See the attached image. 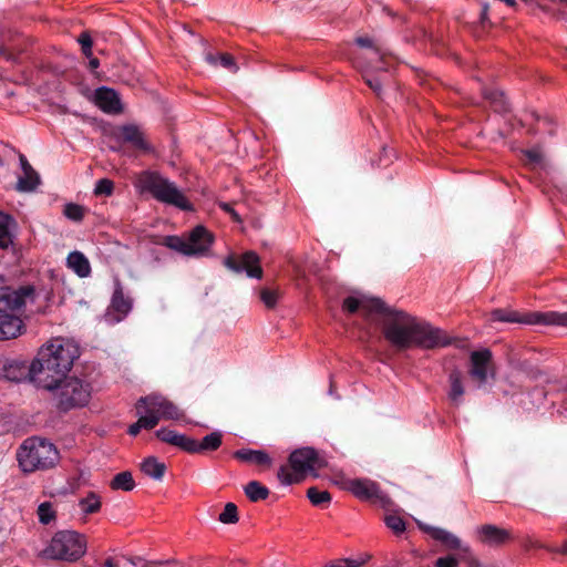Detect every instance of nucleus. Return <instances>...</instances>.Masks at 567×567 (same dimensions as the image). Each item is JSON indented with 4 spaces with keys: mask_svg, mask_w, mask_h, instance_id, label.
<instances>
[{
    "mask_svg": "<svg viewBox=\"0 0 567 567\" xmlns=\"http://www.w3.org/2000/svg\"><path fill=\"white\" fill-rule=\"evenodd\" d=\"M380 327L383 338L396 351L413 348L434 349L451 344L446 332L411 313L385 306Z\"/></svg>",
    "mask_w": 567,
    "mask_h": 567,
    "instance_id": "f257e3e1",
    "label": "nucleus"
},
{
    "mask_svg": "<svg viewBox=\"0 0 567 567\" xmlns=\"http://www.w3.org/2000/svg\"><path fill=\"white\" fill-rule=\"evenodd\" d=\"M40 296L31 284L0 288V340L20 337L25 332V317L45 312L48 305L39 302Z\"/></svg>",
    "mask_w": 567,
    "mask_h": 567,
    "instance_id": "f03ea898",
    "label": "nucleus"
},
{
    "mask_svg": "<svg viewBox=\"0 0 567 567\" xmlns=\"http://www.w3.org/2000/svg\"><path fill=\"white\" fill-rule=\"evenodd\" d=\"M79 355V347L73 341L63 338L52 339L41 348L38 358L31 363V379L39 388L54 391Z\"/></svg>",
    "mask_w": 567,
    "mask_h": 567,
    "instance_id": "7ed1b4c3",
    "label": "nucleus"
},
{
    "mask_svg": "<svg viewBox=\"0 0 567 567\" xmlns=\"http://www.w3.org/2000/svg\"><path fill=\"white\" fill-rule=\"evenodd\" d=\"M17 460L24 474L37 471H48L60 462L58 447L47 439L39 436L28 437L17 451Z\"/></svg>",
    "mask_w": 567,
    "mask_h": 567,
    "instance_id": "20e7f679",
    "label": "nucleus"
},
{
    "mask_svg": "<svg viewBox=\"0 0 567 567\" xmlns=\"http://www.w3.org/2000/svg\"><path fill=\"white\" fill-rule=\"evenodd\" d=\"M135 187L140 193H148L159 203L176 207L181 210L190 212L194 209L192 203L177 185L158 172H142L136 181Z\"/></svg>",
    "mask_w": 567,
    "mask_h": 567,
    "instance_id": "39448f33",
    "label": "nucleus"
},
{
    "mask_svg": "<svg viewBox=\"0 0 567 567\" xmlns=\"http://www.w3.org/2000/svg\"><path fill=\"white\" fill-rule=\"evenodd\" d=\"M86 538L75 530L56 532L39 557L51 560L74 563L86 553Z\"/></svg>",
    "mask_w": 567,
    "mask_h": 567,
    "instance_id": "423d86ee",
    "label": "nucleus"
},
{
    "mask_svg": "<svg viewBox=\"0 0 567 567\" xmlns=\"http://www.w3.org/2000/svg\"><path fill=\"white\" fill-rule=\"evenodd\" d=\"M291 471L287 466L278 470V480L284 485L300 483L308 472H315L322 467L317 451L312 447H302L293 451L289 456Z\"/></svg>",
    "mask_w": 567,
    "mask_h": 567,
    "instance_id": "0eeeda50",
    "label": "nucleus"
},
{
    "mask_svg": "<svg viewBox=\"0 0 567 567\" xmlns=\"http://www.w3.org/2000/svg\"><path fill=\"white\" fill-rule=\"evenodd\" d=\"M213 243V234L199 225L189 233L187 239L172 235L163 237L161 244L185 256L203 257L208 254Z\"/></svg>",
    "mask_w": 567,
    "mask_h": 567,
    "instance_id": "6e6552de",
    "label": "nucleus"
},
{
    "mask_svg": "<svg viewBox=\"0 0 567 567\" xmlns=\"http://www.w3.org/2000/svg\"><path fill=\"white\" fill-rule=\"evenodd\" d=\"M56 391V408L62 412L85 406L91 399V384L79 378H66L54 389Z\"/></svg>",
    "mask_w": 567,
    "mask_h": 567,
    "instance_id": "1a4fd4ad",
    "label": "nucleus"
},
{
    "mask_svg": "<svg viewBox=\"0 0 567 567\" xmlns=\"http://www.w3.org/2000/svg\"><path fill=\"white\" fill-rule=\"evenodd\" d=\"M491 321L525 323V324H546L567 327V312L547 311V312H527L519 313L511 309H494L489 313Z\"/></svg>",
    "mask_w": 567,
    "mask_h": 567,
    "instance_id": "9d476101",
    "label": "nucleus"
},
{
    "mask_svg": "<svg viewBox=\"0 0 567 567\" xmlns=\"http://www.w3.org/2000/svg\"><path fill=\"white\" fill-rule=\"evenodd\" d=\"M136 413H142L145 417L156 421V425L162 421H178L184 417L183 411L171 400L159 393H151L141 396L135 404Z\"/></svg>",
    "mask_w": 567,
    "mask_h": 567,
    "instance_id": "9b49d317",
    "label": "nucleus"
},
{
    "mask_svg": "<svg viewBox=\"0 0 567 567\" xmlns=\"http://www.w3.org/2000/svg\"><path fill=\"white\" fill-rule=\"evenodd\" d=\"M347 488L360 501L370 502L382 508L392 506L391 498L381 491L379 484L368 478H354L347 483Z\"/></svg>",
    "mask_w": 567,
    "mask_h": 567,
    "instance_id": "f8f14e48",
    "label": "nucleus"
},
{
    "mask_svg": "<svg viewBox=\"0 0 567 567\" xmlns=\"http://www.w3.org/2000/svg\"><path fill=\"white\" fill-rule=\"evenodd\" d=\"M224 265L237 274L245 271L250 278L260 279L262 277L260 259L255 251H246L241 255H230L224 260Z\"/></svg>",
    "mask_w": 567,
    "mask_h": 567,
    "instance_id": "ddd939ff",
    "label": "nucleus"
},
{
    "mask_svg": "<svg viewBox=\"0 0 567 567\" xmlns=\"http://www.w3.org/2000/svg\"><path fill=\"white\" fill-rule=\"evenodd\" d=\"M492 352L488 349L473 351L470 355V375L478 382V385L486 383L488 375H494Z\"/></svg>",
    "mask_w": 567,
    "mask_h": 567,
    "instance_id": "4468645a",
    "label": "nucleus"
},
{
    "mask_svg": "<svg viewBox=\"0 0 567 567\" xmlns=\"http://www.w3.org/2000/svg\"><path fill=\"white\" fill-rule=\"evenodd\" d=\"M342 308L349 313L361 311L362 316L370 320L373 315H379L380 311L385 309V303L378 298H355L350 296L343 300Z\"/></svg>",
    "mask_w": 567,
    "mask_h": 567,
    "instance_id": "2eb2a0df",
    "label": "nucleus"
},
{
    "mask_svg": "<svg viewBox=\"0 0 567 567\" xmlns=\"http://www.w3.org/2000/svg\"><path fill=\"white\" fill-rule=\"evenodd\" d=\"M95 104L105 113L116 114L122 111L118 94L110 87H99L95 91Z\"/></svg>",
    "mask_w": 567,
    "mask_h": 567,
    "instance_id": "dca6fc26",
    "label": "nucleus"
},
{
    "mask_svg": "<svg viewBox=\"0 0 567 567\" xmlns=\"http://www.w3.org/2000/svg\"><path fill=\"white\" fill-rule=\"evenodd\" d=\"M421 528L447 549L468 551V547L463 546L461 539L446 529L432 526H421Z\"/></svg>",
    "mask_w": 567,
    "mask_h": 567,
    "instance_id": "f3484780",
    "label": "nucleus"
},
{
    "mask_svg": "<svg viewBox=\"0 0 567 567\" xmlns=\"http://www.w3.org/2000/svg\"><path fill=\"white\" fill-rule=\"evenodd\" d=\"M478 539L487 545H501L511 538L508 530L492 524L482 525L476 529Z\"/></svg>",
    "mask_w": 567,
    "mask_h": 567,
    "instance_id": "a211bd4d",
    "label": "nucleus"
},
{
    "mask_svg": "<svg viewBox=\"0 0 567 567\" xmlns=\"http://www.w3.org/2000/svg\"><path fill=\"white\" fill-rule=\"evenodd\" d=\"M155 435L162 442L171 444L173 446H177L187 453L188 450H192L190 437L184 434H179L176 431L163 427L157 430L155 432Z\"/></svg>",
    "mask_w": 567,
    "mask_h": 567,
    "instance_id": "6ab92c4d",
    "label": "nucleus"
},
{
    "mask_svg": "<svg viewBox=\"0 0 567 567\" xmlns=\"http://www.w3.org/2000/svg\"><path fill=\"white\" fill-rule=\"evenodd\" d=\"M192 450H188V453H204L216 451L220 447L223 442V435L220 432H212L204 436L202 441H197L190 437Z\"/></svg>",
    "mask_w": 567,
    "mask_h": 567,
    "instance_id": "aec40b11",
    "label": "nucleus"
},
{
    "mask_svg": "<svg viewBox=\"0 0 567 567\" xmlns=\"http://www.w3.org/2000/svg\"><path fill=\"white\" fill-rule=\"evenodd\" d=\"M121 134L124 142L131 143L135 148L150 152L151 145L144 137L143 132L136 125H124L121 127Z\"/></svg>",
    "mask_w": 567,
    "mask_h": 567,
    "instance_id": "412c9836",
    "label": "nucleus"
},
{
    "mask_svg": "<svg viewBox=\"0 0 567 567\" xmlns=\"http://www.w3.org/2000/svg\"><path fill=\"white\" fill-rule=\"evenodd\" d=\"M234 457L240 462L251 463L260 466H270V456L260 450L241 449L234 453Z\"/></svg>",
    "mask_w": 567,
    "mask_h": 567,
    "instance_id": "4be33fe9",
    "label": "nucleus"
},
{
    "mask_svg": "<svg viewBox=\"0 0 567 567\" xmlns=\"http://www.w3.org/2000/svg\"><path fill=\"white\" fill-rule=\"evenodd\" d=\"M66 266L81 278H86L91 274L90 261L81 251L70 252L66 258Z\"/></svg>",
    "mask_w": 567,
    "mask_h": 567,
    "instance_id": "5701e85b",
    "label": "nucleus"
},
{
    "mask_svg": "<svg viewBox=\"0 0 567 567\" xmlns=\"http://www.w3.org/2000/svg\"><path fill=\"white\" fill-rule=\"evenodd\" d=\"M17 225L16 219L0 210V249H8L13 244L11 229Z\"/></svg>",
    "mask_w": 567,
    "mask_h": 567,
    "instance_id": "b1692460",
    "label": "nucleus"
},
{
    "mask_svg": "<svg viewBox=\"0 0 567 567\" xmlns=\"http://www.w3.org/2000/svg\"><path fill=\"white\" fill-rule=\"evenodd\" d=\"M111 307L118 313V320L124 318L132 309V299L124 296L123 289L120 285H117L113 292Z\"/></svg>",
    "mask_w": 567,
    "mask_h": 567,
    "instance_id": "393cba45",
    "label": "nucleus"
},
{
    "mask_svg": "<svg viewBox=\"0 0 567 567\" xmlns=\"http://www.w3.org/2000/svg\"><path fill=\"white\" fill-rule=\"evenodd\" d=\"M450 382V392L449 399L455 404L458 405L461 403V398L463 396L465 390L462 382V373L460 370L454 369L451 371L449 375Z\"/></svg>",
    "mask_w": 567,
    "mask_h": 567,
    "instance_id": "a878e982",
    "label": "nucleus"
},
{
    "mask_svg": "<svg viewBox=\"0 0 567 567\" xmlns=\"http://www.w3.org/2000/svg\"><path fill=\"white\" fill-rule=\"evenodd\" d=\"M142 472L156 481H162L164 477L166 465L159 462L156 457L150 456L145 458L141 464Z\"/></svg>",
    "mask_w": 567,
    "mask_h": 567,
    "instance_id": "bb28decb",
    "label": "nucleus"
},
{
    "mask_svg": "<svg viewBox=\"0 0 567 567\" xmlns=\"http://www.w3.org/2000/svg\"><path fill=\"white\" fill-rule=\"evenodd\" d=\"M383 64L384 62L381 64L377 62L375 65L367 66L369 70H367L363 74L365 83L378 96H381L382 80L379 76L373 75L371 71H386V68Z\"/></svg>",
    "mask_w": 567,
    "mask_h": 567,
    "instance_id": "cd10ccee",
    "label": "nucleus"
},
{
    "mask_svg": "<svg viewBox=\"0 0 567 567\" xmlns=\"http://www.w3.org/2000/svg\"><path fill=\"white\" fill-rule=\"evenodd\" d=\"M110 487L114 491L130 492L135 487L133 475L128 471L117 473L111 481Z\"/></svg>",
    "mask_w": 567,
    "mask_h": 567,
    "instance_id": "c85d7f7f",
    "label": "nucleus"
},
{
    "mask_svg": "<svg viewBox=\"0 0 567 567\" xmlns=\"http://www.w3.org/2000/svg\"><path fill=\"white\" fill-rule=\"evenodd\" d=\"M23 176L19 177L17 189L20 192H32L37 188V186L40 184V176L39 174L31 168V171H22Z\"/></svg>",
    "mask_w": 567,
    "mask_h": 567,
    "instance_id": "c756f323",
    "label": "nucleus"
},
{
    "mask_svg": "<svg viewBox=\"0 0 567 567\" xmlns=\"http://www.w3.org/2000/svg\"><path fill=\"white\" fill-rule=\"evenodd\" d=\"M79 507L86 515L99 513L102 507L101 497L95 492H90L79 501Z\"/></svg>",
    "mask_w": 567,
    "mask_h": 567,
    "instance_id": "7c9ffc66",
    "label": "nucleus"
},
{
    "mask_svg": "<svg viewBox=\"0 0 567 567\" xmlns=\"http://www.w3.org/2000/svg\"><path fill=\"white\" fill-rule=\"evenodd\" d=\"M206 61L212 65L220 64L223 68L229 70L235 73L238 70V66L235 62V59L229 53H219V54H207Z\"/></svg>",
    "mask_w": 567,
    "mask_h": 567,
    "instance_id": "2f4dec72",
    "label": "nucleus"
},
{
    "mask_svg": "<svg viewBox=\"0 0 567 567\" xmlns=\"http://www.w3.org/2000/svg\"><path fill=\"white\" fill-rule=\"evenodd\" d=\"M244 491H245L246 496L251 502L264 501L269 495V489L266 486L261 485L258 481L249 482L245 486Z\"/></svg>",
    "mask_w": 567,
    "mask_h": 567,
    "instance_id": "473e14b6",
    "label": "nucleus"
},
{
    "mask_svg": "<svg viewBox=\"0 0 567 567\" xmlns=\"http://www.w3.org/2000/svg\"><path fill=\"white\" fill-rule=\"evenodd\" d=\"M307 497L315 506L327 507L331 502V494L328 491H321L317 487L308 488Z\"/></svg>",
    "mask_w": 567,
    "mask_h": 567,
    "instance_id": "72a5a7b5",
    "label": "nucleus"
},
{
    "mask_svg": "<svg viewBox=\"0 0 567 567\" xmlns=\"http://www.w3.org/2000/svg\"><path fill=\"white\" fill-rule=\"evenodd\" d=\"M484 97L488 100L497 112L508 111L504 93L498 90H484Z\"/></svg>",
    "mask_w": 567,
    "mask_h": 567,
    "instance_id": "f704fd0d",
    "label": "nucleus"
},
{
    "mask_svg": "<svg viewBox=\"0 0 567 567\" xmlns=\"http://www.w3.org/2000/svg\"><path fill=\"white\" fill-rule=\"evenodd\" d=\"M138 419L135 423L131 424L127 433L132 436H136L141 430H153L156 426V421L153 419L145 417L142 413H136Z\"/></svg>",
    "mask_w": 567,
    "mask_h": 567,
    "instance_id": "c9c22d12",
    "label": "nucleus"
},
{
    "mask_svg": "<svg viewBox=\"0 0 567 567\" xmlns=\"http://www.w3.org/2000/svg\"><path fill=\"white\" fill-rule=\"evenodd\" d=\"M38 518L39 522L43 525H49L50 523L54 522L56 518V512L53 508L52 503L50 502H43L38 506Z\"/></svg>",
    "mask_w": 567,
    "mask_h": 567,
    "instance_id": "e433bc0d",
    "label": "nucleus"
},
{
    "mask_svg": "<svg viewBox=\"0 0 567 567\" xmlns=\"http://www.w3.org/2000/svg\"><path fill=\"white\" fill-rule=\"evenodd\" d=\"M219 522L223 524H235L238 522V509L236 504L227 503L224 511L219 514Z\"/></svg>",
    "mask_w": 567,
    "mask_h": 567,
    "instance_id": "4c0bfd02",
    "label": "nucleus"
},
{
    "mask_svg": "<svg viewBox=\"0 0 567 567\" xmlns=\"http://www.w3.org/2000/svg\"><path fill=\"white\" fill-rule=\"evenodd\" d=\"M384 523L394 534L400 535L405 530L404 519L395 514H390L384 517Z\"/></svg>",
    "mask_w": 567,
    "mask_h": 567,
    "instance_id": "58836bf2",
    "label": "nucleus"
},
{
    "mask_svg": "<svg viewBox=\"0 0 567 567\" xmlns=\"http://www.w3.org/2000/svg\"><path fill=\"white\" fill-rule=\"evenodd\" d=\"M25 370L17 362L4 365V378L11 381H20L24 378Z\"/></svg>",
    "mask_w": 567,
    "mask_h": 567,
    "instance_id": "ea45409f",
    "label": "nucleus"
},
{
    "mask_svg": "<svg viewBox=\"0 0 567 567\" xmlns=\"http://www.w3.org/2000/svg\"><path fill=\"white\" fill-rule=\"evenodd\" d=\"M114 192V182L110 178H101L95 183L94 195L95 196H111Z\"/></svg>",
    "mask_w": 567,
    "mask_h": 567,
    "instance_id": "a19ab883",
    "label": "nucleus"
},
{
    "mask_svg": "<svg viewBox=\"0 0 567 567\" xmlns=\"http://www.w3.org/2000/svg\"><path fill=\"white\" fill-rule=\"evenodd\" d=\"M63 214L71 220L81 221L84 217V208L81 205L69 203L64 206Z\"/></svg>",
    "mask_w": 567,
    "mask_h": 567,
    "instance_id": "79ce46f5",
    "label": "nucleus"
},
{
    "mask_svg": "<svg viewBox=\"0 0 567 567\" xmlns=\"http://www.w3.org/2000/svg\"><path fill=\"white\" fill-rule=\"evenodd\" d=\"M279 293L277 290L264 288L260 291V299L267 308H274L277 303Z\"/></svg>",
    "mask_w": 567,
    "mask_h": 567,
    "instance_id": "37998d69",
    "label": "nucleus"
},
{
    "mask_svg": "<svg viewBox=\"0 0 567 567\" xmlns=\"http://www.w3.org/2000/svg\"><path fill=\"white\" fill-rule=\"evenodd\" d=\"M355 43L358 45L362 47V48H371V49H373L371 51L372 56L374 59H378V63H380V64L383 63V61H384L383 55L380 54L379 49H374L373 48V43H372V40L370 38H368V37H359V38L355 39Z\"/></svg>",
    "mask_w": 567,
    "mask_h": 567,
    "instance_id": "c03bdc74",
    "label": "nucleus"
},
{
    "mask_svg": "<svg viewBox=\"0 0 567 567\" xmlns=\"http://www.w3.org/2000/svg\"><path fill=\"white\" fill-rule=\"evenodd\" d=\"M434 565L435 567H457L458 560L453 556L440 557Z\"/></svg>",
    "mask_w": 567,
    "mask_h": 567,
    "instance_id": "a18cd8bd",
    "label": "nucleus"
},
{
    "mask_svg": "<svg viewBox=\"0 0 567 567\" xmlns=\"http://www.w3.org/2000/svg\"><path fill=\"white\" fill-rule=\"evenodd\" d=\"M524 155L530 164H540L543 161V155L538 150L524 151Z\"/></svg>",
    "mask_w": 567,
    "mask_h": 567,
    "instance_id": "49530a36",
    "label": "nucleus"
},
{
    "mask_svg": "<svg viewBox=\"0 0 567 567\" xmlns=\"http://www.w3.org/2000/svg\"><path fill=\"white\" fill-rule=\"evenodd\" d=\"M361 565H362L361 561L344 559V560L334 561L324 567H360Z\"/></svg>",
    "mask_w": 567,
    "mask_h": 567,
    "instance_id": "de8ad7c7",
    "label": "nucleus"
},
{
    "mask_svg": "<svg viewBox=\"0 0 567 567\" xmlns=\"http://www.w3.org/2000/svg\"><path fill=\"white\" fill-rule=\"evenodd\" d=\"M79 43L81 44V49L82 48H89V47H92L93 45V41H92V38L90 35L89 32H82L80 35H79V39H78Z\"/></svg>",
    "mask_w": 567,
    "mask_h": 567,
    "instance_id": "09e8293b",
    "label": "nucleus"
},
{
    "mask_svg": "<svg viewBox=\"0 0 567 567\" xmlns=\"http://www.w3.org/2000/svg\"><path fill=\"white\" fill-rule=\"evenodd\" d=\"M540 548H544L550 553H558V554H563V555H567V542L564 543V545L558 548V547H551V546H545V545H540L539 546Z\"/></svg>",
    "mask_w": 567,
    "mask_h": 567,
    "instance_id": "8fccbe9b",
    "label": "nucleus"
},
{
    "mask_svg": "<svg viewBox=\"0 0 567 567\" xmlns=\"http://www.w3.org/2000/svg\"><path fill=\"white\" fill-rule=\"evenodd\" d=\"M19 159L22 171H31L32 166L30 165V163L23 154H20Z\"/></svg>",
    "mask_w": 567,
    "mask_h": 567,
    "instance_id": "3c124183",
    "label": "nucleus"
},
{
    "mask_svg": "<svg viewBox=\"0 0 567 567\" xmlns=\"http://www.w3.org/2000/svg\"><path fill=\"white\" fill-rule=\"evenodd\" d=\"M89 66L91 70L97 69L100 66L99 59L94 56L89 58Z\"/></svg>",
    "mask_w": 567,
    "mask_h": 567,
    "instance_id": "603ef678",
    "label": "nucleus"
},
{
    "mask_svg": "<svg viewBox=\"0 0 567 567\" xmlns=\"http://www.w3.org/2000/svg\"><path fill=\"white\" fill-rule=\"evenodd\" d=\"M104 567H118V560L114 558H107L104 561Z\"/></svg>",
    "mask_w": 567,
    "mask_h": 567,
    "instance_id": "864d4df0",
    "label": "nucleus"
},
{
    "mask_svg": "<svg viewBox=\"0 0 567 567\" xmlns=\"http://www.w3.org/2000/svg\"><path fill=\"white\" fill-rule=\"evenodd\" d=\"M528 373H529L530 378L535 379V380H537L539 377L543 375V372L537 368L532 369Z\"/></svg>",
    "mask_w": 567,
    "mask_h": 567,
    "instance_id": "5fc2aeb1",
    "label": "nucleus"
},
{
    "mask_svg": "<svg viewBox=\"0 0 567 567\" xmlns=\"http://www.w3.org/2000/svg\"><path fill=\"white\" fill-rule=\"evenodd\" d=\"M219 207L228 214L233 210L231 205L228 203H220Z\"/></svg>",
    "mask_w": 567,
    "mask_h": 567,
    "instance_id": "6e6d98bb",
    "label": "nucleus"
},
{
    "mask_svg": "<svg viewBox=\"0 0 567 567\" xmlns=\"http://www.w3.org/2000/svg\"><path fill=\"white\" fill-rule=\"evenodd\" d=\"M82 53L85 55V58H91L93 56V53H92V47H89V48H82Z\"/></svg>",
    "mask_w": 567,
    "mask_h": 567,
    "instance_id": "4d7b16f0",
    "label": "nucleus"
},
{
    "mask_svg": "<svg viewBox=\"0 0 567 567\" xmlns=\"http://www.w3.org/2000/svg\"><path fill=\"white\" fill-rule=\"evenodd\" d=\"M229 215L231 216V218L236 221H240V218L238 216V214L233 209Z\"/></svg>",
    "mask_w": 567,
    "mask_h": 567,
    "instance_id": "13d9d810",
    "label": "nucleus"
},
{
    "mask_svg": "<svg viewBox=\"0 0 567 567\" xmlns=\"http://www.w3.org/2000/svg\"><path fill=\"white\" fill-rule=\"evenodd\" d=\"M229 215L231 216V218L236 221H240V218L238 216V214L233 209Z\"/></svg>",
    "mask_w": 567,
    "mask_h": 567,
    "instance_id": "bf43d9fd",
    "label": "nucleus"
}]
</instances>
